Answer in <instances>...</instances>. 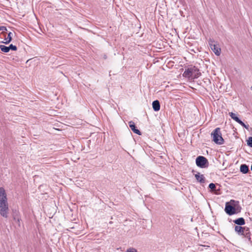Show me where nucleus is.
<instances>
[{
    "instance_id": "obj_13",
    "label": "nucleus",
    "mask_w": 252,
    "mask_h": 252,
    "mask_svg": "<svg viewBox=\"0 0 252 252\" xmlns=\"http://www.w3.org/2000/svg\"><path fill=\"white\" fill-rule=\"evenodd\" d=\"M240 172L246 174L249 171V166L246 164H241L240 168Z\"/></svg>"
},
{
    "instance_id": "obj_22",
    "label": "nucleus",
    "mask_w": 252,
    "mask_h": 252,
    "mask_svg": "<svg viewBox=\"0 0 252 252\" xmlns=\"http://www.w3.org/2000/svg\"><path fill=\"white\" fill-rule=\"evenodd\" d=\"M126 252H137V251L133 248H130L126 250Z\"/></svg>"
},
{
    "instance_id": "obj_6",
    "label": "nucleus",
    "mask_w": 252,
    "mask_h": 252,
    "mask_svg": "<svg viewBox=\"0 0 252 252\" xmlns=\"http://www.w3.org/2000/svg\"><path fill=\"white\" fill-rule=\"evenodd\" d=\"M224 210L226 213L229 216L236 214L240 211V210L237 211L236 208L231 205L229 202H226L225 203Z\"/></svg>"
},
{
    "instance_id": "obj_18",
    "label": "nucleus",
    "mask_w": 252,
    "mask_h": 252,
    "mask_svg": "<svg viewBox=\"0 0 252 252\" xmlns=\"http://www.w3.org/2000/svg\"><path fill=\"white\" fill-rule=\"evenodd\" d=\"M209 188L211 189L212 191H216V186L214 183H210L209 185Z\"/></svg>"
},
{
    "instance_id": "obj_20",
    "label": "nucleus",
    "mask_w": 252,
    "mask_h": 252,
    "mask_svg": "<svg viewBox=\"0 0 252 252\" xmlns=\"http://www.w3.org/2000/svg\"><path fill=\"white\" fill-rule=\"evenodd\" d=\"M238 123L247 129H249V126L245 125V123H243L241 120Z\"/></svg>"
},
{
    "instance_id": "obj_9",
    "label": "nucleus",
    "mask_w": 252,
    "mask_h": 252,
    "mask_svg": "<svg viewBox=\"0 0 252 252\" xmlns=\"http://www.w3.org/2000/svg\"><path fill=\"white\" fill-rule=\"evenodd\" d=\"M194 176L196 180L200 183H205V177L203 174H200V173L197 172L194 174Z\"/></svg>"
},
{
    "instance_id": "obj_5",
    "label": "nucleus",
    "mask_w": 252,
    "mask_h": 252,
    "mask_svg": "<svg viewBox=\"0 0 252 252\" xmlns=\"http://www.w3.org/2000/svg\"><path fill=\"white\" fill-rule=\"evenodd\" d=\"M196 165L200 168H205L208 167L209 162L207 159L203 156H198L196 158Z\"/></svg>"
},
{
    "instance_id": "obj_10",
    "label": "nucleus",
    "mask_w": 252,
    "mask_h": 252,
    "mask_svg": "<svg viewBox=\"0 0 252 252\" xmlns=\"http://www.w3.org/2000/svg\"><path fill=\"white\" fill-rule=\"evenodd\" d=\"M13 34L12 32H10L7 34L6 36V34L5 36H3L4 37V40L2 41V43L7 44L10 42L12 40V36Z\"/></svg>"
},
{
    "instance_id": "obj_1",
    "label": "nucleus",
    "mask_w": 252,
    "mask_h": 252,
    "mask_svg": "<svg viewBox=\"0 0 252 252\" xmlns=\"http://www.w3.org/2000/svg\"><path fill=\"white\" fill-rule=\"evenodd\" d=\"M9 212L7 198L4 189L0 188V214L4 218H7Z\"/></svg>"
},
{
    "instance_id": "obj_17",
    "label": "nucleus",
    "mask_w": 252,
    "mask_h": 252,
    "mask_svg": "<svg viewBox=\"0 0 252 252\" xmlns=\"http://www.w3.org/2000/svg\"><path fill=\"white\" fill-rule=\"evenodd\" d=\"M1 31L2 32L0 33L1 36H5V34H7L6 31H7V29L4 26H0V31Z\"/></svg>"
},
{
    "instance_id": "obj_21",
    "label": "nucleus",
    "mask_w": 252,
    "mask_h": 252,
    "mask_svg": "<svg viewBox=\"0 0 252 252\" xmlns=\"http://www.w3.org/2000/svg\"><path fill=\"white\" fill-rule=\"evenodd\" d=\"M8 48H9V50L11 49L13 51H16L17 50V47L15 45H13V44H10Z\"/></svg>"
},
{
    "instance_id": "obj_8",
    "label": "nucleus",
    "mask_w": 252,
    "mask_h": 252,
    "mask_svg": "<svg viewBox=\"0 0 252 252\" xmlns=\"http://www.w3.org/2000/svg\"><path fill=\"white\" fill-rule=\"evenodd\" d=\"M128 125H129V127L133 131V132H134L135 133H136L139 135H141V132H140V131L139 130H138L136 128L135 125V124L133 122H132V121L129 122Z\"/></svg>"
},
{
    "instance_id": "obj_24",
    "label": "nucleus",
    "mask_w": 252,
    "mask_h": 252,
    "mask_svg": "<svg viewBox=\"0 0 252 252\" xmlns=\"http://www.w3.org/2000/svg\"><path fill=\"white\" fill-rule=\"evenodd\" d=\"M251 170L252 171V166H251Z\"/></svg>"
},
{
    "instance_id": "obj_4",
    "label": "nucleus",
    "mask_w": 252,
    "mask_h": 252,
    "mask_svg": "<svg viewBox=\"0 0 252 252\" xmlns=\"http://www.w3.org/2000/svg\"><path fill=\"white\" fill-rule=\"evenodd\" d=\"M213 136V140L218 145H222L224 143V139H223L220 127L215 128L211 133Z\"/></svg>"
},
{
    "instance_id": "obj_23",
    "label": "nucleus",
    "mask_w": 252,
    "mask_h": 252,
    "mask_svg": "<svg viewBox=\"0 0 252 252\" xmlns=\"http://www.w3.org/2000/svg\"><path fill=\"white\" fill-rule=\"evenodd\" d=\"M234 202H235V201L233 200H230V203H232V202L234 203Z\"/></svg>"
},
{
    "instance_id": "obj_11",
    "label": "nucleus",
    "mask_w": 252,
    "mask_h": 252,
    "mask_svg": "<svg viewBox=\"0 0 252 252\" xmlns=\"http://www.w3.org/2000/svg\"><path fill=\"white\" fill-rule=\"evenodd\" d=\"M13 219L15 222L17 223L19 227L21 226V219L20 217L19 216V214L18 213H16L13 215Z\"/></svg>"
},
{
    "instance_id": "obj_12",
    "label": "nucleus",
    "mask_w": 252,
    "mask_h": 252,
    "mask_svg": "<svg viewBox=\"0 0 252 252\" xmlns=\"http://www.w3.org/2000/svg\"><path fill=\"white\" fill-rule=\"evenodd\" d=\"M152 106L154 111H158L159 110L160 106L158 100H156L154 101L152 103Z\"/></svg>"
},
{
    "instance_id": "obj_2",
    "label": "nucleus",
    "mask_w": 252,
    "mask_h": 252,
    "mask_svg": "<svg viewBox=\"0 0 252 252\" xmlns=\"http://www.w3.org/2000/svg\"><path fill=\"white\" fill-rule=\"evenodd\" d=\"M183 75L189 79H193L198 78L201 75V73L197 67L191 65L185 69Z\"/></svg>"
},
{
    "instance_id": "obj_3",
    "label": "nucleus",
    "mask_w": 252,
    "mask_h": 252,
    "mask_svg": "<svg viewBox=\"0 0 252 252\" xmlns=\"http://www.w3.org/2000/svg\"><path fill=\"white\" fill-rule=\"evenodd\" d=\"M235 231L238 233V235H242L245 238H247L249 243H252L251 233L249 227L236 225L235 226Z\"/></svg>"
},
{
    "instance_id": "obj_15",
    "label": "nucleus",
    "mask_w": 252,
    "mask_h": 252,
    "mask_svg": "<svg viewBox=\"0 0 252 252\" xmlns=\"http://www.w3.org/2000/svg\"><path fill=\"white\" fill-rule=\"evenodd\" d=\"M229 115L233 120H235L238 123L241 121L235 113L233 112H229Z\"/></svg>"
},
{
    "instance_id": "obj_19",
    "label": "nucleus",
    "mask_w": 252,
    "mask_h": 252,
    "mask_svg": "<svg viewBox=\"0 0 252 252\" xmlns=\"http://www.w3.org/2000/svg\"><path fill=\"white\" fill-rule=\"evenodd\" d=\"M247 145L252 148V137H249L247 140Z\"/></svg>"
},
{
    "instance_id": "obj_14",
    "label": "nucleus",
    "mask_w": 252,
    "mask_h": 252,
    "mask_svg": "<svg viewBox=\"0 0 252 252\" xmlns=\"http://www.w3.org/2000/svg\"><path fill=\"white\" fill-rule=\"evenodd\" d=\"M238 226H241L245 224V220L243 218H239L233 221Z\"/></svg>"
},
{
    "instance_id": "obj_7",
    "label": "nucleus",
    "mask_w": 252,
    "mask_h": 252,
    "mask_svg": "<svg viewBox=\"0 0 252 252\" xmlns=\"http://www.w3.org/2000/svg\"><path fill=\"white\" fill-rule=\"evenodd\" d=\"M209 46L212 49V50L213 51L214 53L217 56H219L220 54V48L219 47H218L216 44L214 43V41H213L211 39H210L209 40Z\"/></svg>"
},
{
    "instance_id": "obj_16",
    "label": "nucleus",
    "mask_w": 252,
    "mask_h": 252,
    "mask_svg": "<svg viewBox=\"0 0 252 252\" xmlns=\"http://www.w3.org/2000/svg\"><path fill=\"white\" fill-rule=\"evenodd\" d=\"M0 49L2 52L4 53H7L10 51L8 46H6L3 45H0Z\"/></svg>"
}]
</instances>
